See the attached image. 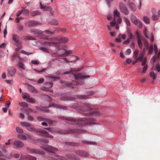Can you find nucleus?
<instances>
[{
	"mask_svg": "<svg viewBox=\"0 0 160 160\" xmlns=\"http://www.w3.org/2000/svg\"><path fill=\"white\" fill-rule=\"evenodd\" d=\"M65 49H61L58 50V51L56 53H52L51 55L52 57H57L67 56V55H65L64 52Z\"/></svg>",
	"mask_w": 160,
	"mask_h": 160,
	"instance_id": "obj_6",
	"label": "nucleus"
},
{
	"mask_svg": "<svg viewBox=\"0 0 160 160\" xmlns=\"http://www.w3.org/2000/svg\"><path fill=\"white\" fill-rule=\"evenodd\" d=\"M124 20L125 23L128 25L129 26L130 25V21L128 18H124Z\"/></svg>",
	"mask_w": 160,
	"mask_h": 160,
	"instance_id": "obj_60",
	"label": "nucleus"
},
{
	"mask_svg": "<svg viewBox=\"0 0 160 160\" xmlns=\"http://www.w3.org/2000/svg\"><path fill=\"white\" fill-rule=\"evenodd\" d=\"M23 156L25 160V159H26L29 160H36V157L30 155H26Z\"/></svg>",
	"mask_w": 160,
	"mask_h": 160,
	"instance_id": "obj_21",
	"label": "nucleus"
},
{
	"mask_svg": "<svg viewBox=\"0 0 160 160\" xmlns=\"http://www.w3.org/2000/svg\"><path fill=\"white\" fill-rule=\"evenodd\" d=\"M18 66L20 69H24L25 66L24 64L22 62H20L18 64Z\"/></svg>",
	"mask_w": 160,
	"mask_h": 160,
	"instance_id": "obj_40",
	"label": "nucleus"
},
{
	"mask_svg": "<svg viewBox=\"0 0 160 160\" xmlns=\"http://www.w3.org/2000/svg\"><path fill=\"white\" fill-rule=\"evenodd\" d=\"M84 68V66L82 67L78 68H71V71L70 72H66L64 73V74H68L71 73V74L75 78L76 80L81 79L87 78H89L90 76L89 75H83L81 73L75 75L72 73L74 72H78L80 71Z\"/></svg>",
	"mask_w": 160,
	"mask_h": 160,
	"instance_id": "obj_4",
	"label": "nucleus"
},
{
	"mask_svg": "<svg viewBox=\"0 0 160 160\" xmlns=\"http://www.w3.org/2000/svg\"><path fill=\"white\" fill-rule=\"evenodd\" d=\"M8 74L11 77L14 76L15 74L16 70V69L13 67H10L8 68Z\"/></svg>",
	"mask_w": 160,
	"mask_h": 160,
	"instance_id": "obj_13",
	"label": "nucleus"
},
{
	"mask_svg": "<svg viewBox=\"0 0 160 160\" xmlns=\"http://www.w3.org/2000/svg\"><path fill=\"white\" fill-rule=\"evenodd\" d=\"M155 9L152 10V19L153 21H156L159 19V17L158 15H157L154 12L155 11Z\"/></svg>",
	"mask_w": 160,
	"mask_h": 160,
	"instance_id": "obj_20",
	"label": "nucleus"
},
{
	"mask_svg": "<svg viewBox=\"0 0 160 160\" xmlns=\"http://www.w3.org/2000/svg\"><path fill=\"white\" fill-rule=\"evenodd\" d=\"M126 35L125 34H119L118 35L119 38H122L123 40H125L126 38Z\"/></svg>",
	"mask_w": 160,
	"mask_h": 160,
	"instance_id": "obj_49",
	"label": "nucleus"
},
{
	"mask_svg": "<svg viewBox=\"0 0 160 160\" xmlns=\"http://www.w3.org/2000/svg\"><path fill=\"white\" fill-rule=\"evenodd\" d=\"M27 150L28 152L31 154H41L40 151L37 149L28 148H27Z\"/></svg>",
	"mask_w": 160,
	"mask_h": 160,
	"instance_id": "obj_15",
	"label": "nucleus"
},
{
	"mask_svg": "<svg viewBox=\"0 0 160 160\" xmlns=\"http://www.w3.org/2000/svg\"><path fill=\"white\" fill-rule=\"evenodd\" d=\"M129 7L133 11H136V7L135 5L132 2L130 3L129 4Z\"/></svg>",
	"mask_w": 160,
	"mask_h": 160,
	"instance_id": "obj_35",
	"label": "nucleus"
},
{
	"mask_svg": "<svg viewBox=\"0 0 160 160\" xmlns=\"http://www.w3.org/2000/svg\"><path fill=\"white\" fill-rule=\"evenodd\" d=\"M154 50L156 54H157L158 52V49L156 44H154Z\"/></svg>",
	"mask_w": 160,
	"mask_h": 160,
	"instance_id": "obj_62",
	"label": "nucleus"
},
{
	"mask_svg": "<svg viewBox=\"0 0 160 160\" xmlns=\"http://www.w3.org/2000/svg\"><path fill=\"white\" fill-rule=\"evenodd\" d=\"M138 51L137 50H135L133 54V57L134 59H136L138 58Z\"/></svg>",
	"mask_w": 160,
	"mask_h": 160,
	"instance_id": "obj_43",
	"label": "nucleus"
},
{
	"mask_svg": "<svg viewBox=\"0 0 160 160\" xmlns=\"http://www.w3.org/2000/svg\"><path fill=\"white\" fill-rule=\"evenodd\" d=\"M40 12L38 10L35 11H32L31 12V16H34L40 14Z\"/></svg>",
	"mask_w": 160,
	"mask_h": 160,
	"instance_id": "obj_34",
	"label": "nucleus"
},
{
	"mask_svg": "<svg viewBox=\"0 0 160 160\" xmlns=\"http://www.w3.org/2000/svg\"><path fill=\"white\" fill-rule=\"evenodd\" d=\"M119 7L121 12L126 15H128L129 11L126 6L122 2L119 3Z\"/></svg>",
	"mask_w": 160,
	"mask_h": 160,
	"instance_id": "obj_7",
	"label": "nucleus"
},
{
	"mask_svg": "<svg viewBox=\"0 0 160 160\" xmlns=\"http://www.w3.org/2000/svg\"><path fill=\"white\" fill-rule=\"evenodd\" d=\"M82 142L85 144H87L90 145H95V143L94 142L86 141H82Z\"/></svg>",
	"mask_w": 160,
	"mask_h": 160,
	"instance_id": "obj_47",
	"label": "nucleus"
},
{
	"mask_svg": "<svg viewBox=\"0 0 160 160\" xmlns=\"http://www.w3.org/2000/svg\"><path fill=\"white\" fill-rule=\"evenodd\" d=\"M17 137L23 140H25L27 139L26 135L18 134L17 135Z\"/></svg>",
	"mask_w": 160,
	"mask_h": 160,
	"instance_id": "obj_29",
	"label": "nucleus"
},
{
	"mask_svg": "<svg viewBox=\"0 0 160 160\" xmlns=\"http://www.w3.org/2000/svg\"><path fill=\"white\" fill-rule=\"evenodd\" d=\"M19 105L21 107L27 108L28 107V104L25 102H21L19 103Z\"/></svg>",
	"mask_w": 160,
	"mask_h": 160,
	"instance_id": "obj_36",
	"label": "nucleus"
},
{
	"mask_svg": "<svg viewBox=\"0 0 160 160\" xmlns=\"http://www.w3.org/2000/svg\"><path fill=\"white\" fill-rule=\"evenodd\" d=\"M136 35L137 38V39L138 38L140 39L142 38L140 34H139V32L138 31H137L136 33Z\"/></svg>",
	"mask_w": 160,
	"mask_h": 160,
	"instance_id": "obj_61",
	"label": "nucleus"
},
{
	"mask_svg": "<svg viewBox=\"0 0 160 160\" xmlns=\"http://www.w3.org/2000/svg\"><path fill=\"white\" fill-rule=\"evenodd\" d=\"M131 19L132 22L134 23H136L138 21V20L137 19L136 17L133 15H132L131 16Z\"/></svg>",
	"mask_w": 160,
	"mask_h": 160,
	"instance_id": "obj_33",
	"label": "nucleus"
},
{
	"mask_svg": "<svg viewBox=\"0 0 160 160\" xmlns=\"http://www.w3.org/2000/svg\"><path fill=\"white\" fill-rule=\"evenodd\" d=\"M83 114L85 116L98 117L101 115V113L98 111H95L86 113H84Z\"/></svg>",
	"mask_w": 160,
	"mask_h": 160,
	"instance_id": "obj_10",
	"label": "nucleus"
},
{
	"mask_svg": "<svg viewBox=\"0 0 160 160\" xmlns=\"http://www.w3.org/2000/svg\"><path fill=\"white\" fill-rule=\"evenodd\" d=\"M27 25L29 27H32L38 24V22L35 21H31L27 23Z\"/></svg>",
	"mask_w": 160,
	"mask_h": 160,
	"instance_id": "obj_19",
	"label": "nucleus"
},
{
	"mask_svg": "<svg viewBox=\"0 0 160 160\" xmlns=\"http://www.w3.org/2000/svg\"><path fill=\"white\" fill-rule=\"evenodd\" d=\"M39 49L44 52L49 53L48 50L46 48L44 47H40L39 48Z\"/></svg>",
	"mask_w": 160,
	"mask_h": 160,
	"instance_id": "obj_41",
	"label": "nucleus"
},
{
	"mask_svg": "<svg viewBox=\"0 0 160 160\" xmlns=\"http://www.w3.org/2000/svg\"><path fill=\"white\" fill-rule=\"evenodd\" d=\"M144 54L143 53H141L140 54V55L137 58H136V59L138 61H140V62H142L144 59Z\"/></svg>",
	"mask_w": 160,
	"mask_h": 160,
	"instance_id": "obj_30",
	"label": "nucleus"
},
{
	"mask_svg": "<svg viewBox=\"0 0 160 160\" xmlns=\"http://www.w3.org/2000/svg\"><path fill=\"white\" fill-rule=\"evenodd\" d=\"M52 160H63V158L60 156L54 155V157Z\"/></svg>",
	"mask_w": 160,
	"mask_h": 160,
	"instance_id": "obj_25",
	"label": "nucleus"
},
{
	"mask_svg": "<svg viewBox=\"0 0 160 160\" xmlns=\"http://www.w3.org/2000/svg\"><path fill=\"white\" fill-rule=\"evenodd\" d=\"M40 142L42 144L43 142L48 143V141L47 139L43 138L40 140Z\"/></svg>",
	"mask_w": 160,
	"mask_h": 160,
	"instance_id": "obj_55",
	"label": "nucleus"
},
{
	"mask_svg": "<svg viewBox=\"0 0 160 160\" xmlns=\"http://www.w3.org/2000/svg\"><path fill=\"white\" fill-rule=\"evenodd\" d=\"M84 82H77L75 81H73L71 83H67V85L68 87H70V88H73L74 87L72 85H82L83 84Z\"/></svg>",
	"mask_w": 160,
	"mask_h": 160,
	"instance_id": "obj_17",
	"label": "nucleus"
},
{
	"mask_svg": "<svg viewBox=\"0 0 160 160\" xmlns=\"http://www.w3.org/2000/svg\"><path fill=\"white\" fill-rule=\"evenodd\" d=\"M143 20L144 22L147 24H148L150 23V19L149 17L147 16H145L143 17Z\"/></svg>",
	"mask_w": 160,
	"mask_h": 160,
	"instance_id": "obj_27",
	"label": "nucleus"
},
{
	"mask_svg": "<svg viewBox=\"0 0 160 160\" xmlns=\"http://www.w3.org/2000/svg\"><path fill=\"white\" fill-rule=\"evenodd\" d=\"M142 38L140 39L138 38V39H137L138 43V46H139V48L141 50H142V48L143 47V44H142Z\"/></svg>",
	"mask_w": 160,
	"mask_h": 160,
	"instance_id": "obj_24",
	"label": "nucleus"
},
{
	"mask_svg": "<svg viewBox=\"0 0 160 160\" xmlns=\"http://www.w3.org/2000/svg\"><path fill=\"white\" fill-rule=\"evenodd\" d=\"M115 18H114L113 21L110 22V26L112 27H113L115 25Z\"/></svg>",
	"mask_w": 160,
	"mask_h": 160,
	"instance_id": "obj_54",
	"label": "nucleus"
},
{
	"mask_svg": "<svg viewBox=\"0 0 160 160\" xmlns=\"http://www.w3.org/2000/svg\"><path fill=\"white\" fill-rule=\"evenodd\" d=\"M73 108L77 110L82 111L83 112H90L92 109L91 105L88 103H86L82 106H79L77 104L75 106H73Z\"/></svg>",
	"mask_w": 160,
	"mask_h": 160,
	"instance_id": "obj_5",
	"label": "nucleus"
},
{
	"mask_svg": "<svg viewBox=\"0 0 160 160\" xmlns=\"http://www.w3.org/2000/svg\"><path fill=\"white\" fill-rule=\"evenodd\" d=\"M16 46L17 48H16V50L18 51L20 49L22 48V44H17Z\"/></svg>",
	"mask_w": 160,
	"mask_h": 160,
	"instance_id": "obj_50",
	"label": "nucleus"
},
{
	"mask_svg": "<svg viewBox=\"0 0 160 160\" xmlns=\"http://www.w3.org/2000/svg\"><path fill=\"white\" fill-rule=\"evenodd\" d=\"M44 129H46L47 130H48L49 132H58L59 133H60L59 132H58L56 131V129L53 128H44Z\"/></svg>",
	"mask_w": 160,
	"mask_h": 160,
	"instance_id": "obj_32",
	"label": "nucleus"
},
{
	"mask_svg": "<svg viewBox=\"0 0 160 160\" xmlns=\"http://www.w3.org/2000/svg\"><path fill=\"white\" fill-rule=\"evenodd\" d=\"M18 28L19 31H21L23 29V27L21 25H18Z\"/></svg>",
	"mask_w": 160,
	"mask_h": 160,
	"instance_id": "obj_63",
	"label": "nucleus"
},
{
	"mask_svg": "<svg viewBox=\"0 0 160 160\" xmlns=\"http://www.w3.org/2000/svg\"><path fill=\"white\" fill-rule=\"evenodd\" d=\"M31 62L32 64L35 65H38L39 64V62L38 61L35 60L31 61Z\"/></svg>",
	"mask_w": 160,
	"mask_h": 160,
	"instance_id": "obj_64",
	"label": "nucleus"
},
{
	"mask_svg": "<svg viewBox=\"0 0 160 160\" xmlns=\"http://www.w3.org/2000/svg\"><path fill=\"white\" fill-rule=\"evenodd\" d=\"M27 101L31 103H34L36 102V100L33 98H28L27 99Z\"/></svg>",
	"mask_w": 160,
	"mask_h": 160,
	"instance_id": "obj_28",
	"label": "nucleus"
},
{
	"mask_svg": "<svg viewBox=\"0 0 160 160\" xmlns=\"http://www.w3.org/2000/svg\"><path fill=\"white\" fill-rule=\"evenodd\" d=\"M24 39L26 40H34L35 39L31 36H26L24 37Z\"/></svg>",
	"mask_w": 160,
	"mask_h": 160,
	"instance_id": "obj_56",
	"label": "nucleus"
},
{
	"mask_svg": "<svg viewBox=\"0 0 160 160\" xmlns=\"http://www.w3.org/2000/svg\"><path fill=\"white\" fill-rule=\"evenodd\" d=\"M53 84L51 82H47L45 83V86L47 88H49L52 87Z\"/></svg>",
	"mask_w": 160,
	"mask_h": 160,
	"instance_id": "obj_46",
	"label": "nucleus"
},
{
	"mask_svg": "<svg viewBox=\"0 0 160 160\" xmlns=\"http://www.w3.org/2000/svg\"><path fill=\"white\" fill-rule=\"evenodd\" d=\"M51 24L53 25H57L58 24V21L55 19H53L51 22Z\"/></svg>",
	"mask_w": 160,
	"mask_h": 160,
	"instance_id": "obj_53",
	"label": "nucleus"
},
{
	"mask_svg": "<svg viewBox=\"0 0 160 160\" xmlns=\"http://www.w3.org/2000/svg\"><path fill=\"white\" fill-rule=\"evenodd\" d=\"M16 131L18 133L20 134L22 133L23 132V131L22 129L18 127H16Z\"/></svg>",
	"mask_w": 160,
	"mask_h": 160,
	"instance_id": "obj_39",
	"label": "nucleus"
},
{
	"mask_svg": "<svg viewBox=\"0 0 160 160\" xmlns=\"http://www.w3.org/2000/svg\"><path fill=\"white\" fill-rule=\"evenodd\" d=\"M136 23H135L134 24L137 25V26L138 28H141L142 26V23L140 21H137Z\"/></svg>",
	"mask_w": 160,
	"mask_h": 160,
	"instance_id": "obj_42",
	"label": "nucleus"
},
{
	"mask_svg": "<svg viewBox=\"0 0 160 160\" xmlns=\"http://www.w3.org/2000/svg\"><path fill=\"white\" fill-rule=\"evenodd\" d=\"M94 93V92L93 91H88L86 92V95H78L77 97L78 98L80 99H86L88 98V96L93 95Z\"/></svg>",
	"mask_w": 160,
	"mask_h": 160,
	"instance_id": "obj_11",
	"label": "nucleus"
},
{
	"mask_svg": "<svg viewBox=\"0 0 160 160\" xmlns=\"http://www.w3.org/2000/svg\"><path fill=\"white\" fill-rule=\"evenodd\" d=\"M49 42H45L42 44L46 46H54L58 47L59 46V43H66L68 42V39L66 37H54L50 38Z\"/></svg>",
	"mask_w": 160,
	"mask_h": 160,
	"instance_id": "obj_3",
	"label": "nucleus"
},
{
	"mask_svg": "<svg viewBox=\"0 0 160 160\" xmlns=\"http://www.w3.org/2000/svg\"><path fill=\"white\" fill-rule=\"evenodd\" d=\"M150 76L152 78L153 80H155L157 77V75L154 72L152 71L150 72Z\"/></svg>",
	"mask_w": 160,
	"mask_h": 160,
	"instance_id": "obj_38",
	"label": "nucleus"
},
{
	"mask_svg": "<svg viewBox=\"0 0 160 160\" xmlns=\"http://www.w3.org/2000/svg\"><path fill=\"white\" fill-rule=\"evenodd\" d=\"M53 107L55 108L63 109H66V107H64L62 106H60L58 105H55L54 104H52L50 106L48 107Z\"/></svg>",
	"mask_w": 160,
	"mask_h": 160,
	"instance_id": "obj_22",
	"label": "nucleus"
},
{
	"mask_svg": "<svg viewBox=\"0 0 160 160\" xmlns=\"http://www.w3.org/2000/svg\"><path fill=\"white\" fill-rule=\"evenodd\" d=\"M59 118L63 120L74 121L75 122V124L80 127H82L87 125L96 124L95 122H92L95 121L96 120L95 119L91 117L75 118L72 117H66L64 116H61L59 117Z\"/></svg>",
	"mask_w": 160,
	"mask_h": 160,
	"instance_id": "obj_1",
	"label": "nucleus"
},
{
	"mask_svg": "<svg viewBox=\"0 0 160 160\" xmlns=\"http://www.w3.org/2000/svg\"><path fill=\"white\" fill-rule=\"evenodd\" d=\"M46 70V69L45 68H43L40 70H38L36 69H33V70L34 71H35L37 72H38V73H41V72H43Z\"/></svg>",
	"mask_w": 160,
	"mask_h": 160,
	"instance_id": "obj_48",
	"label": "nucleus"
},
{
	"mask_svg": "<svg viewBox=\"0 0 160 160\" xmlns=\"http://www.w3.org/2000/svg\"><path fill=\"white\" fill-rule=\"evenodd\" d=\"M143 32L144 35L147 38L150 39L152 42L154 41V39L152 33H151L148 35L147 34L148 33V31L146 27L144 28Z\"/></svg>",
	"mask_w": 160,
	"mask_h": 160,
	"instance_id": "obj_8",
	"label": "nucleus"
},
{
	"mask_svg": "<svg viewBox=\"0 0 160 160\" xmlns=\"http://www.w3.org/2000/svg\"><path fill=\"white\" fill-rule=\"evenodd\" d=\"M153 50V47L152 45H151L150 46L149 50H148V54H150L152 53Z\"/></svg>",
	"mask_w": 160,
	"mask_h": 160,
	"instance_id": "obj_51",
	"label": "nucleus"
},
{
	"mask_svg": "<svg viewBox=\"0 0 160 160\" xmlns=\"http://www.w3.org/2000/svg\"><path fill=\"white\" fill-rule=\"evenodd\" d=\"M67 157L69 158L72 159H75L78 160V158H77V157L74 155H71L70 154H68L67 155Z\"/></svg>",
	"mask_w": 160,
	"mask_h": 160,
	"instance_id": "obj_37",
	"label": "nucleus"
},
{
	"mask_svg": "<svg viewBox=\"0 0 160 160\" xmlns=\"http://www.w3.org/2000/svg\"><path fill=\"white\" fill-rule=\"evenodd\" d=\"M148 69V66L147 65H146L145 66H144L143 68L142 73H145L147 69Z\"/></svg>",
	"mask_w": 160,
	"mask_h": 160,
	"instance_id": "obj_58",
	"label": "nucleus"
},
{
	"mask_svg": "<svg viewBox=\"0 0 160 160\" xmlns=\"http://www.w3.org/2000/svg\"><path fill=\"white\" fill-rule=\"evenodd\" d=\"M12 145L18 148H22L24 146V144L21 141L16 140H15L12 144Z\"/></svg>",
	"mask_w": 160,
	"mask_h": 160,
	"instance_id": "obj_12",
	"label": "nucleus"
},
{
	"mask_svg": "<svg viewBox=\"0 0 160 160\" xmlns=\"http://www.w3.org/2000/svg\"><path fill=\"white\" fill-rule=\"evenodd\" d=\"M61 99L62 100H64V101L73 100V99H72L71 98L68 97H62L61 98Z\"/></svg>",
	"mask_w": 160,
	"mask_h": 160,
	"instance_id": "obj_52",
	"label": "nucleus"
},
{
	"mask_svg": "<svg viewBox=\"0 0 160 160\" xmlns=\"http://www.w3.org/2000/svg\"><path fill=\"white\" fill-rule=\"evenodd\" d=\"M40 148L45 150L53 153L58 151L57 148L49 146H48L47 147L41 146Z\"/></svg>",
	"mask_w": 160,
	"mask_h": 160,
	"instance_id": "obj_9",
	"label": "nucleus"
},
{
	"mask_svg": "<svg viewBox=\"0 0 160 160\" xmlns=\"http://www.w3.org/2000/svg\"><path fill=\"white\" fill-rule=\"evenodd\" d=\"M12 40L15 42L17 44H22V42L20 41L19 37L17 34H14L12 35Z\"/></svg>",
	"mask_w": 160,
	"mask_h": 160,
	"instance_id": "obj_16",
	"label": "nucleus"
},
{
	"mask_svg": "<svg viewBox=\"0 0 160 160\" xmlns=\"http://www.w3.org/2000/svg\"><path fill=\"white\" fill-rule=\"evenodd\" d=\"M66 144L67 145H70L72 146H78V144L77 143H75L74 142H66Z\"/></svg>",
	"mask_w": 160,
	"mask_h": 160,
	"instance_id": "obj_45",
	"label": "nucleus"
},
{
	"mask_svg": "<svg viewBox=\"0 0 160 160\" xmlns=\"http://www.w3.org/2000/svg\"><path fill=\"white\" fill-rule=\"evenodd\" d=\"M28 88L29 91L32 92H37V89L33 86H31L29 84H28Z\"/></svg>",
	"mask_w": 160,
	"mask_h": 160,
	"instance_id": "obj_23",
	"label": "nucleus"
},
{
	"mask_svg": "<svg viewBox=\"0 0 160 160\" xmlns=\"http://www.w3.org/2000/svg\"><path fill=\"white\" fill-rule=\"evenodd\" d=\"M131 52V50L130 49H128L126 51L125 54L126 55H128L130 54Z\"/></svg>",
	"mask_w": 160,
	"mask_h": 160,
	"instance_id": "obj_59",
	"label": "nucleus"
},
{
	"mask_svg": "<svg viewBox=\"0 0 160 160\" xmlns=\"http://www.w3.org/2000/svg\"><path fill=\"white\" fill-rule=\"evenodd\" d=\"M22 96L23 98L25 99L29 98V95L28 93L25 92L22 93Z\"/></svg>",
	"mask_w": 160,
	"mask_h": 160,
	"instance_id": "obj_44",
	"label": "nucleus"
},
{
	"mask_svg": "<svg viewBox=\"0 0 160 160\" xmlns=\"http://www.w3.org/2000/svg\"><path fill=\"white\" fill-rule=\"evenodd\" d=\"M40 8L41 9H43L44 11H51L52 10V8L50 6H46L45 5H42L41 4V2L39 3Z\"/></svg>",
	"mask_w": 160,
	"mask_h": 160,
	"instance_id": "obj_14",
	"label": "nucleus"
},
{
	"mask_svg": "<svg viewBox=\"0 0 160 160\" xmlns=\"http://www.w3.org/2000/svg\"><path fill=\"white\" fill-rule=\"evenodd\" d=\"M20 124L22 126L25 127L30 132H35L36 133H40L41 136L50 138H53V136L52 135L49 134L46 131L40 129H36L34 127L32 126L30 123L28 122H20Z\"/></svg>",
	"mask_w": 160,
	"mask_h": 160,
	"instance_id": "obj_2",
	"label": "nucleus"
},
{
	"mask_svg": "<svg viewBox=\"0 0 160 160\" xmlns=\"http://www.w3.org/2000/svg\"><path fill=\"white\" fill-rule=\"evenodd\" d=\"M62 59L66 62H74V63H75L76 62V61L78 59V58L76 56H74L72 58V59H70V60H71V61H68V60L67 58H63Z\"/></svg>",
	"mask_w": 160,
	"mask_h": 160,
	"instance_id": "obj_18",
	"label": "nucleus"
},
{
	"mask_svg": "<svg viewBox=\"0 0 160 160\" xmlns=\"http://www.w3.org/2000/svg\"><path fill=\"white\" fill-rule=\"evenodd\" d=\"M113 15L114 18L116 19V18L117 17H120V13L119 11L117 9L115 10L113 12Z\"/></svg>",
	"mask_w": 160,
	"mask_h": 160,
	"instance_id": "obj_26",
	"label": "nucleus"
},
{
	"mask_svg": "<svg viewBox=\"0 0 160 160\" xmlns=\"http://www.w3.org/2000/svg\"><path fill=\"white\" fill-rule=\"evenodd\" d=\"M77 154L84 157H88V153L83 151H81L80 152L77 153Z\"/></svg>",
	"mask_w": 160,
	"mask_h": 160,
	"instance_id": "obj_31",
	"label": "nucleus"
},
{
	"mask_svg": "<svg viewBox=\"0 0 160 160\" xmlns=\"http://www.w3.org/2000/svg\"><path fill=\"white\" fill-rule=\"evenodd\" d=\"M23 14L26 15H28L29 13V11L27 9H25L23 10Z\"/></svg>",
	"mask_w": 160,
	"mask_h": 160,
	"instance_id": "obj_57",
	"label": "nucleus"
}]
</instances>
